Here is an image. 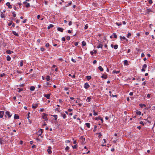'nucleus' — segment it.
<instances>
[{"instance_id": "nucleus-47", "label": "nucleus", "mask_w": 155, "mask_h": 155, "mask_svg": "<svg viewBox=\"0 0 155 155\" xmlns=\"http://www.w3.org/2000/svg\"><path fill=\"white\" fill-rule=\"evenodd\" d=\"M69 149V147L68 146H67L65 148V150H68Z\"/></svg>"}, {"instance_id": "nucleus-32", "label": "nucleus", "mask_w": 155, "mask_h": 155, "mask_svg": "<svg viewBox=\"0 0 155 155\" xmlns=\"http://www.w3.org/2000/svg\"><path fill=\"white\" fill-rule=\"evenodd\" d=\"M101 78H104V79H106L107 78V75H104L103 74L101 76Z\"/></svg>"}, {"instance_id": "nucleus-52", "label": "nucleus", "mask_w": 155, "mask_h": 155, "mask_svg": "<svg viewBox=\"0 0 155 155\" xmlns=\"http://www.w3.org/2000/svg\"><path fill=\"white\" fill-rule=\"evenodd\" d=\"M88 28V26L87 25H86L84 27V29H86Z\"/></svg>"}, {"instance_id": "nucleus-34", "label": "nucleus", "mask_w": 155, "mask_h": 155, "mask_svg": "<svg viewBox=\"0 0 155 155\" xmlns=\"http://www.w3.org/2000/svg\"><path fill=\"white\" fill-rule=\"evenodd\" d=\"M93 112L94 113L93 114H94V115L96 116V115H97L98 113L97 112H95V110H94L93 111Z\"/></svg>"}, {"instance_id": "nucleus-38", "label": "nucleus", "mask_w": 155, "mask_h": 155, "mask_svg": "<svg viewBox=\"0 0 155 155\" xmlns=\"http://www.w3.org/2000/svg\"><path fill=\"white\" fill-rule=\"evenodd\" d=\"M113 35H114V38H117V36L116 35V33H113Z\"/></svg>"}, {"instance_id": "nucleus-2", "label": "nucleus", "mask_w": 155, "mask_h": 155, "mask_svg": "<svg viewBox=\"0 0 155 155\" xmlns=\"http://www.w3.org/2000/svg\"><path fill=\"white\" fill-rule=\"evenodd\" d=\"M51 147L50 146H49L48 147V149L47 150V151L48 152V153L51 154L52 153L51 151Z\"/></svg>"}, {"instance_id": "nucleus-28", "label": "nucleus", "mask_w": 155, "mask_h": 155, "mask_svg": "<svg viewBox=\"0 0 155 155\" xmlns=\"http://www.w3.org/2000/svg\"><path fill=\"white\" fill-rule=\"evenodd\" d=\"M85 125L88 128H89L90 127V124L89 123H86L85 124Z\"/></svg>"}, {"instance_id": "nucleus-14", "label": "nucleus", "mask_w": 155, "mask_h": 155, "mask_svg": "<svg viewBox=\"0 0 155 155\" xmlns=\"http://www.w3.org/2000/svg\"><path fill=\"white\" fill-rule=\"evenodd\" d=\"M45 78L47 81H49L51 79L50 77L48 75Z\"/></svg>"}, {"instance_id": "nucleus-19", "label": "nucleus", "mask_w": 155, "mask_h": 155, "mask_svg": "<svg viewBox=\"0 0 155 155\" xmlns=\"http://www.w3.org/2000/svg\"><path fill=\"white\" fill-rule=\"evenodd\" d=\"M13 34L16 36H18V33H17L15 31H12Z\"/></svg>"}, {"instance_id": "nucleus-1", "label": "nucleus", "mask_w": 155, "mask_h": 155, "mask_svg": "<svg viewBox=\"0 0 155 155\" xmlns=\"http://www.w3.org/2000/svg\"><path fill=\"white\" fill-rule=\"evenodd\" d=\"M48 114H46L45 113H43V115L42 116V118L45 119V120L47 121L48 120V118L47 117L48 116Z\"/></svg>"}, {"instance_id": "nucleus-29", "label": "nucleus", "mask_w": 155, "mask_h": 155, "mask_svg": "<svg viewBox=\"0 0 155 155\" xmlns=\"http://www.w3.org/2000/svg\"><path fill=\"white\" fill-rule=\"evenodd\" d=\"M86 78L89 81L91 79V77L90 76H88L86 77Z\"/></svg>"}, {"instance_id": "nucleus-17", "label": "nucleus", "mask_w": 155, "mask_h": 155, "mask_svg": "<svg viewBox=\"0 0 155 155\" xmlns=\"http://www.w3.org/2000/svg\"><path fill=\"white\" fill-rule=\"evenodd\" d=\"M30 89L31 91H33L35 89V87L34 86H31L30 87Z\"/></svg>"}, {"instance_id": "nucleus-7", "label": "nucleus", "mask_w": 155, "mask_h": 155, "mask_svg": "<svg viewBox=\"0 0 155 155\" xmlns=\"http://www.w3.org/2000/svg\"><path fill=\"white\" fill-rule=\"evenodd\" d=\"M120 37L121 40H122V39H124L125 40L126 42L128 41V40L124 36L122 37L121 36H120Z\"/></svg>"}, {"instance_id": "nucleus-53", "label": "nucleus", "mask_w": 155, "mask_h": 155, "mask_svg": "<svg viewBox=\"0 0 155 155\" xmlns=\"http://www.w3.org/2000/svg\"><path fill=\"white\" fill-rule=\"evenodd\" d=\"M12 21H11V22L8 23V25L9 26L11 25L12 24Z\"/></svg>"}, {"instance_id": "nucleus-21", "label": "nucleus", "mask_w": 155, "mask_h": 155, "mask_svg": "<svg viewBox=\"0 0 155 155\" xmlns=\"http://www.w3.org/2000/svg\"><path fill=\"white\" fill-rule=\"evenodd\" d=\"M61 116L63 117L64 119H65L66 117V116L65 114L61 113Z\"/></svg>"}, {"instance_id": "nucleus-33", "label": "nucleus", "mask_w": 155, "mask_h": 155, "mask_svg": "<svg viewBox=\"0 0 155 155\" xmlns=\"http://www.w3.org/2000/svg\"><path fill=\"white\" fill-rule=\"evenodd\" d=\"M118 46L117 45H115L114 46V48L115 49H117L118 48Z\"/></svg>"}, {"instance_id": "nucleus-5", "label": "nucleus", "mask_w": 155, "mask_h": 155, "mask_svg": "<svg viewBox=\"0 0 155 155\" xmlns=\"http://www.w3.org/2000/svg\"><path fill=\"white\" fill-rule=\"evenodd\" d=\"M43 133L42 129H40L38 131V134L39 136H40Z\"/></svg>"}, {"instance_id": "nucleus-59", "label": "nucleus", "mask_w": 155, "mask_h": 155, "mask_svg": "<svg viewBox=\"0 0 155 155\" xmlns=\"http://www.w3.org/2000/svg\"><path fill=\"white\" fill-rule=\"evenodd\" d=\"M116 24L118 26H120V25H122V24L121 23H116Z\"/></svg>"}, {"instance_id": "nucleus-36", "label": "nucleus", "mask_w": 155, "mask_h": 155, "mask_svg": "<svg viewBox=\"0 0 155 155\" xmlns=\"http://www.w3.org/2000/svg\"><path fill=\"white\" fill-rule=\"evenodd\" d=\"M97 126L96 125H95L94 127V129L93 130L94 132H95L96 131V129H97Z\"/></svg>"}, {"instance_id": "nucleus-64", "label": "nucleus", "mask_w": 155, "mask_h": 155, "mask_svg": "<svg viewBox=\"0 0 155 155\" xmlns=\"http://www.w3.org/2000/svg\"><path fill=\"white\" fill-rule=\"evenodd\" d=\"M152 110H154L155 109V105L153 106L152 107Z\"/></svg>"}, {"instance_id": "nucleus-8", "label": "nucleus", "mask_w": 155, "mask_h": 155, "mask_svg": "<svg viewBox=\"0 0 155 155\" xmlns=\"http://www.w3.org/2000/svg\"><path fill=\"white\" fill-rule=\"evenodd\" d=\"M5 113L6 115L8 116V118H10L12 115V114H10V112L8 111H6Z\"/></svg>"}, {"instance_id": "nucleus-22", "label": "nucleus", "mask_w": 155, "mask_h": 155, "mask_svg": "<svg viewBox=\"0 0 155 155\" xmlns=\"http://www.w3.org/2000/svg\"><path fill=\"white\" fill-rule=\"evenodd\" d=\"M53 26H54L52 24H50L48 26V29H49L50 28H52L53 27Z\"/></svg>"}, {"instance_id": "nucleus-56", "label": "nucleus", "mask_w": 155, "mask_h": 155, "mask_svg": "<svg viewBox=\"0 0 155 155\" xmlns=\"http://www.w3.org/2000/svg\"><path fill=\"white\" fill-rule=\"evenodd\" d=\"M71 61L74 63H75L76 62V61L74 59H73V58L71 59Z\"/></svg>"}, {"instance_id": "nucleus-15", "label": "nucleus", "mask_w": 155, "mask_h": 155, "mask_svg": "<svg viewBox=\"0 0 155 155\" xmlns=\"http://www.w3.org/2000/svg\"><path fill=\"white\" fill-rule=\"evenodd\" d=\"M103 45L101 44H100L97 46V48H101L102 49V48Z\"/></svg>"}, {"instance_id": "nucleus-18", "label": "nucleus", "mask_w": 155, "mask_h": 155, "mask_svg": "<svg viewBox=\"0 0 155 155\" xmlns=\"http://www.w3.org/2000/svg\"><path fill=\"white\" fill-rule=\"evenodd\" d=\"M124 64L125 65H128V61L127 60H125L124 61Z\"/></svg>"}, {"instance_id": "nucleus-31", "label": "nucleus", "mask_w": 155, "mask_h": 155, "mask_svg": "<svg viewBox=\"0 0 155 155\" xmlns=\"http://www.w3.org/2000/svg\"><path fill=\"white\" fill-rule=\"evenodd\" d=\"M52 116L54 118H55V120H56L57 119V118H58V116L57 115H52Z\"/></svg>"}, {"instance_id": "nucleus-35", "label": "nucleus", "mask_w": 155, "mask_h": 155, "mask_svg": "<svg viewBox=\"0 0 155 155\" xmlns=\"http://www.w3.org/2000/svg\"><path fill=\"white\" fill-rule=\"evenodd\" d=\"M25 7L27 8H28L30 7V5L29 3H27L25 5Z\"/></svg>"}, {"instance_id": "nucleus-39", "label": "nucleus", "mask_w": 155, "mask_h": 155, "mask_svg": "<svg viewBox=\"0 0 155 155\" xmlns=\"http://www.w3.org/2000/svg\"><path fill=\"white\" fill-rule=\"evenodd\" d=\"M18 90H19L18 91V92H20L21 91H23V88H18Z\"/></svg>"}, {"instance_id": "nucleus-51", "label": "nucleus", "mask_w": 155, "mask_h": 155, "mask_svg": "<svg viewBox=\"0 0 155 155\" xmlns=\"http://www.w3.org/2000/svg\"><path fill=\"white\" fill-rule=\"evenodd\" d=\"M98 134H99L98 136V137L99 138H101V136H102V135L101 134V133H98Z\"/></svg>"}, {"instance_id": "nucleus-9", "label": "nucleus", "mask_w": 155, "mask_h": 155, "mask_svg": "<svg viewBox=\"0 0 155 155\" xmlns=\"http://www.w3.org/2000/svg\"><path fill=\"white\" fill-rule=\"evenodd\" d=\"M4 112L3 111H0V118H2L3 117Z\"/></svg>"}, {"instance_id": "nucleus-61", "label": "nucleus", "mask_w": 155, "mask_h": 155, "mask_svg": "<svg viewBox=\"0 0 155 155\" xmlns=\"http://www.w3.org/2000/svg\"><path fill=\"white\" fill-rule=\"evenodd\" d=\"M73 110L71 109H69L68 110L69 112H71Z\"/></svg>"}, {"instance_id": "nucleus-25", "label": "nucleus", "mask_w": 155, "mask_h": 155, "mask_svg": "<svg viewBox=\"0 0 155 155\" xmlns=\"http://www.w3.org/2000/svg\"><path fill=\"white\" fill-rule=\"evenodd\" d=\"M136 114L137 115H140L141 114V112L140 111L137 110L136 111Z\"/></svg>"}, {"instance_id": "nucleus-12", "label": "nucleus", "mask_w": 155, "mask_h": 155, "mask_svg": "<svg viewBox=\"0 0 155 155\" xmlns=\"http://www.w3.org/2000/svg\"><path fill=\"white\" fill-rule=\"evenodd\" d=\"M1 17L2 18H5V17L4 14L3 13V12H1Z\"/></svg>"}, {"instance_id": "nucleus-23", "label": "nucleus", "mask_w": 155, "mask_h": 155, "mask_svg": "<svg viewBox=\"0 0 155 155\" xmlns=\"http://www.w3.org/2000/svg\"><path fill=\"white\" fill-rule=\"evenodd\" d=\"M139 106H140V107H141V108L142 107H146V105L144 104H139Z\"/></svg>"}, {"instance_id": "nucleus-11", "label": "nucleus", "mask_w": 155, "mask_h": 155, "mask_svg": "<svg viewBox=\"0 0 155 155\" xmlns=\"http://www.w3.org/2000/svg\"><path fill=\"white\" fill-rule=\"evenodd\" d=\"M6 5L7 6H8V7L9 8H12V5H10V3L9 2H7L6 3Z\"/></svg>"}, {"instance_id": "nucleus-57", "label": "nucleus", "mask_w": 155, "mask_h": 155, "mask_svg": "<svg viewBox=\"0 0 155 155\" xmlns=\"http://www.w3.org/2000/svg\"><path fill=\"white\" fill-rule=\"evenodd\" d=\"M62 40L63 41H65V38L64 37H62Z\"/></svg>"}, {"instance_id": "nucleus-46", "label": "nucleus", "mask_w": 155, "mask_h": 155, "mask_svg": "<svg viewBox=\"0 0 155 155\" xmlns=\"http://www.w3.org/2000/svg\"><path fill=\"white\" fill-rule=\"evenodd\" d=\"M40 50L41 51H44L45 50V49L44 48H43V47H41V49H40Z\"/></svg>"}, {"instance_id": "nucleus-55", "label": "nucleus", "mask_w": 155, "mask_h": 155, "mask_svg": "<svg viewBox=\"0 0 155 155\" xmlns=\"http://www.w3.org/2000/svg\"><path fill=\"white\" fill-rule=\"evenodd\" d=\"M49 43H47L45 45V46L47 47H48L49 46Z\"/></svg>"}, {"instance_id": "nucleus-3", "label": "nucleus", "mask_w": 155, "mask_h": 155, "mask_svg": "<svg viewBox=\"0 0 155 155\" xmlns=\"http://www.w3.org/2000/svg\"><path fill=\"white\" fill-rule=\"evenodd\" d=\"M38 106V104H33L32 106V108L34 109H35L37 108Z\"/></svg>"}, {"instance_id": "nucleus-10", "label": "nucleus", "mask_w": 155, "mask_h": 155, "mask_svg": "<svg viewBox=\"0 0 155 155\" xmlns=\"http://www.w3.org/2000/svg\"><path fill=\"white\" fill-rule=\"evenodd\" d=\"M64 30V29H63L62 28H60V27H58L57 28V30L58 31H59L61 32H63V30Z\"/></svg>"}, {"instance_id": "nucleus-26", "label": "nucleus", "mask_w": 155, "mask_h": 155, "mask_svg": "<svg viewBox=\"0 0 155 155\" xmlns=\"http://www.w3.org/2000/svg\"><path fill=\"white\" fill-rule=\"evenodd\" d=\"M98 69L101 71H103V68L101 66H100L98 68Z\"/></svg>"}, {"instance_id": "nucleus-16", "label": "nucleus", "mask_w": 155, "mask_h": 155, "mask_svg": "<svg viewBox=\"0 0 155 155\" xmlns=\"http://www.w3.org/2000/svg\"><path fill=\"white\" fill-rule=\"evenodd\" d=\"M6 52L7 54H11L12 53H13V52L12 51L10 50H7L6 51Z\"/></svg>"}, {"instance_id": "nucleus-42", "label": "nucleus", "mask_w": 155, "mask_h": 155, "mask_svg": "<svg viewBox=\"0 0 155 155\" xmlns=\"http://www.w3.org/2000/svg\"><path fill=\"white\" fill-rule=\"evenodd\" d=\"M131 35V34L130 33H129L127 35V37L128 38H129L130 36Z\"/></svg>"}, {"instance_id": "nucleus-27", "label": "nucleus", "mask_w": 155, "mask_h": 155, "mask_svg": "<svg viewBox=\"0 0 155 155\" xmlns=\"http://www.w3.org/2000/svg\"><path fill=\"white\" fill-rule=\"evenodd\" d=\"M147 13L148 14L150 12H153L152 11V10L149 8H147Z\"/></svg>"}, {"instance_id": "nucleus-24", "label": "nucleus", "mask_w": 155, "mask_h": 155, "mask_svg": "<svg viewBox=\"0 0 155 155\" xmlns=\"http://www.w3.org/2000/svg\"><path fill=\"white\" fill-rule=\"evenodd\" d=\"M7 60L8 61H10L11 60V57L9 55H7L6 57Z\"/></svg>"}, {"instance_id": "nucleus-48", "label": "nucleus", "mask_w": 155, "mask_h": 155, "mask_svg": "<svg viewBox=\"0 0 155 155\" xmlns=\"http://www.w3.org/2000/svg\"><path fill=\"white\" fill-rule=\"evenodd\" d=\"M148 2L150 4H151L153 3L152 0H149Z\"/></svg>"}, {"instance_id": "nucleus-49", "label": "nucleus", "mask_w": 155, "mask_h": 155, "mask_svg": "<svg viewBox=\"0 0 155 155\" xmlns=\"http://www.w3.org/2000/svg\"><path fill=\"white\" fill-rule=\"evenodd\" d=\"M66 39H67L68 40H70V36H67V38H66Z\"/></svg>"}, {"instance_id": "nucleus-63", "label": "nucleus", "mask_w": 155, "mask_h": 155, "mask_svg": "<svg viewBox=\"0 0 155 155\" xmlns=\"http://www.w3.org/2000/svg\"><path fill=\"white\" fill-rule=\"evenodd\" d=\"M58 60L61 62L63 61V59L62 58H60L58 59Z\"/></svg>"}, {"instance_id": "nucleus-40", "label": "nucleus", "mask_w": 155, "mask_h": 155, "mask_svg": "<svg viewBox=\"0 0 155 155\" xmlns=\"http://www.w3.org/2000/svg\"><path fill=\"white\" fill-rule=\"evenodd\" d=\"M68 76H71V77H72V78H75V75H73L72 76V75H71V74H69L68 75Z\"/></svg>"}, {"instance_id": "nucleus-41", "label": "nucleus", "mask_w": 155, "mask_h": 155, "mask_svg": "<svg viewBox=\"0 0 155 155\" xmlns=\"http://www.w3.org/2000/svg\"><path fill=\"white\" fill-rule=\"evenodd\" d=\"M147 67V64H144L143 66V68H146Z\"/></svg>"}, {"instance_id": "nucleus-50", "label": "nucleus", "mask_w": 155, "mask_h": 155, "mask_svg": "<svg viewBox=\"0 0 155 155\" xmlns=\"http://www.w3.org/2000/svg\"><path fill=\"white\" fill-rule=\"evenodd\" d=\"M72 147L73 148L76 149L77 148V145H74V146H72Z\"/></svg>"}, {"instance_id": "nucleus-20", "label": "nucleus", "mask_w": 155, "mask_h": 155, "mask_svg": "<svg viewBox=\"0 0 155 155\" xmlns=\"http://www.w3.org/2000/svg\"><path fill=\"white\" fill-rule=\"evenodd\" d=\"M120 71H116L115 70H114L113 71V73H116L117 74H118L119 73H120Z\"/></svg>"}, {"instance_id": "nucleus-37", "label": "nucleus", "mask_w": 155, "mask_h": 155, "mask_svg": "<svg viewBox=\"0 0 155 155\" xmlns=\"http://www.w3.org/2000/svg\"><path fill=\"white\" fill-rule=\"evenodd\" d=\"M5 74L4 73H3L2 74H0V77H3V76H5Z\"/></svg>"}, {"instance_id": "nucleus-54", "label": "nucleus", "mask_w": 155, "mask_h": 155, "mask_svg": "<svg viewBox=\"0 0 155 155\" xmlns=\"http://www.w3.org/2000/svg\"><path fill=\"white\" fill-rule=\"evenodd\" d=\"M16 72H17V73H19V74H21L22 73V72L21 71H19L18 70L16 71Z\"/></svg>"}, {"instance_id": "nucleus-58", "label": "nucleus", "mask_w": 155, "mask_h": 155, "mask_svg": "<svg viewBox=\"0 0 155 155\" xmlns=\"http://www.w3.org/2000/svg\"><path fill=\"white\" fill-rule=\"evenodd\" d=\"M140 124H142L143 126L144 125V123H143V122H142V121H140Z\"/></svg>"}, {"instance_id": "nucleus-45", "label": "nucleus", "mask_w": 155, "mask_h": 155, "mask_svg": "<svg viewBox=\"0 0 155 155\" xmlns=\"http://www.w3.org/2000/svg\"><path fill=\"white\" fill-rule=\"evenodd\" d=\"M12 14H13V16L14 17H15L16 16V14L14 12H12Z\"/></svg>"}, {"instance_id": "nucleus-4", "label": "nucleus", "mask_w": 155, "mask_h": 155, "mask_svg": "<svg viewBox=\"0 0 155 155\" xmlns=\"http://www.w3.org/2000/svg\"><path fill=\"white\" fill-rule=\"evenodd\" d=\"M44 97H46L48 99H49L50 97V94H44Z\"/></svg>"}, {"instance_id": "nucleus-43", "label": "nucleus", "mask_w": 155, "mask_h": 155, "mask_svg": "<svg viewBox=\"0 0 155 155\" xmlns=\"http://www.w3.org/2000/svg\"><path fill=\"white\" fill-rule=\"evenodd\" d=\"M23 61H21L20 62V65L21 66H23Z\"/></svg>"}, {"instance_id": "nucleus-30", "label": "nucleus", "mask_w": 155, "mask_h": 155, "mask_svg": "<svg viewBox=\"0 0 155 155\" xmlns=\"http://www.w3.org/2000/svg\"><path fill=\"white\" fill-rule=\"evenodd\" d=\"M86 45V42L84 41H83L82 42V46H85Z\"/></svg>"}, {"instance_id": "nucleus-62", "label": "nucleus", "mask_w": 155, "mask_h": 155, "mask_svg": "<svg viewBox=\"0 0 155 155\" xmlns=\"http://www.w3.org/2000/svg\"><path fill=\"white\" fill-rule=\"evenodd\" d=\"M129 95L130 96H132L133 95V92H130V94Z\"/></svg>"}, {"instance_id": "nucleus-60", "label": "nucleus", "mask_w": 155, "mask_h": 155, "mask_svg": "<svg viewBox=\"0 0 155 155\" xmlns=\"http://www.w3.org/2000/svg\"><path fill=\"white\" fill-rule=\"evenodd\" d=\"M27 20L26 19H25L23 21H22V23H25L26 22V21Z\"/></svg>"}, {"instance_id": "nucleus-44", "label": "nucleus", "mask_w": 155, "mask_h": 155, "mask_svg": "<svg viewBox=\"0 0 155 155\" xmlns=\"http://www.w3.org/2000/svg\"><path fill=\"white\" fill-rule=\"evenodd\" d=\"M136 79L137 80H138V81H140L141 80H140V78L139 77H137V78H136Z\"/></svg>"}, {"instance_id": "nucleus-6", "label": "nucleus", "mask_w": 155, "mask_h": 155, "mask_svg": "<svg viewBox=\"0 0 155 155\" xmlns=\"http://www.w3.org/2000/svg\"><path fill=\"white\" fill-rule=\"evenodd\" d=\"M90 87L89 84L87 83H85L84 84V87L85 89H87Z\"/></svg>"}, {"instance_id": "nucleus-13", "label": "nucleus", "mask_w": 155, "mask_h": 155, "mask_svg": "<svg viewBox=\"0 0 155 155\" xmlns=\"http://www.w3.org/2000/svg\"><path fill=\"white\" fill-rule=\"evenodd\" d=\"M14 118L15 119H18L19 118V116L18 114H15L14 115Z\"/></svg>"}]
</instances>
